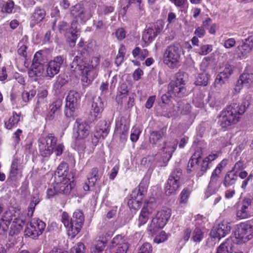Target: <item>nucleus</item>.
<instances>
[{"instance_id": "obj_1", "label": "nucleus", "mask_w": 253, "mask_h": 253, "mask_svg": "<svg viewBox=\"0 0 253 253\" xmlns=\"http://www.w3.org/2000/svg\"><path fill=\"white\" fill-rule=\"evenodd\" d=\"M100 57H92L87 62L85 59L76 56L71 64V70L74 73L82 76L81 81L84 86L91 84L97 76Z\"/></svg>"}, {"instance_id": "obj_2", "label": "nucleus", "mask_w": 253, "mask_h": 253, "mask_svg": "<svg viewBox=\"0 0 253 253\" xmlns=\"http://www.w3.org/2000/svg\"><path fill=\"white\" fill-rule=\"evenodd\" d=\"M245 106L237 103H232L223 111L219 117L220 126H229L239 121L240 116L245 112Z\"/></svg>"}, {"instance_id": "obj_3", "label": "nucleus", "mask_w": 253, "mask_h": 253, "mask_svg": "<svg viewBox=\"0 0 253 253\" xmlns=\"http://www.w3.org/2000/svg\"><path fill=\"white\" fill-rule=\"evenodd\" d=\"M61 221L67 230L68 234L74 237L80 231L84 221V216L80 211H77L70 218L68 214L63 212L61 215Z\"/></svg>"}, {"instance_id": "obj_4", "label": "nucleus", "mask_w": 253, "mask_h": 253, "mask_svg": "<svg viewBox=\"0 0 253 253\" xmlns=\"http://www.w3.org/2000/svg\"><path fill=\"white\" fill-rule=\"evenodd\" d=\"M104 110V104L100 97H95L93 99L91 108L87 119L85 118H78L76 121L77 126H89L90 124L97 120V117L100 116Z\"/></svg>"}, {"instance_id": "obj_5", "label": "nucleus", "mask_w": 253, "mask_h": 253, "mask_svg": "<svg viewBox=\"0 0 253 253\" xmlns=\"http://www.w3.org/2000/svg\"><path fill=\"white\" fill-rule=\"evenodd\" d=\"M4 220L9 222V224L11 223L9 235L14 236L17 235L22 230L25 219L23 216L19 212H16L14 210L7 211L4 213Z\"/></svg>"}, {"instance_id": "obj_6", "label": "nucleus", "mask_w": 253, "mask_h": 253, "mask_svg": "<svg viewBox=\"0 0 253 253\" xmlns=\"http://www.w3.org/2000/svg\"><path fill=\"white\" fill-rule=\"evenodd\" d=\"M182 46L178 42L168 46L164 54V63L169 68L174 69L179 63Z\"/></svg>"}, {"instance_id": "obj_7", "label": "nucleus", "mask_w": 253, "mask_h": 253, "mask_svg": "<svg viewBox=\"0 0 253 253\" xmlns=\"http://www.w3.org/2000/svg\"><path fill=\"white\" fill-rule=\"evenodd\" d=\"M77 24L78 21H73L70 28L68 24L64 21L60 22L58 25L59 32L67 37V42L70 46L72 47L75 45L78 38Z\"/></svg>"}, {"instance_id": "obj_8", "label": "nucleus", "mask_w": 253, "mask_h": 253, "mask_svg": "<svg viewBox=\"0 0 253 253\" xmlns=\"http://www.w3.org/2000/svg\"><path fill=\"white\" fill-rule=\"evenodd\" d=\"M171 215V210L165 209L159 211L147 227L148 231L154 233L158 229L163 228L167 224Z\"/></svg>"}, {"instance_id": "obj_9", "label": "nucleus", "mask_w": 253, "mask_h": 253, "mask_svg": "<svg viewBox=\"0 0 253 253\" xmlns=\"http://www.w3.org/2000/svg\"><path fill=\"white\" fill-rule=\"evenodd\" d=\"M181 176L182 170L180 169L176 168L172 171L165 187V191L167 195H174L179 190L181 185Z\"/></svg>"}, {"instance_id": "obj_10", "label": "nucleus", "mask_w": 253, "mask_h": 253, "mask_svg": "<svg viewBox=\"0 0 253 253\" xmlns=\"http://www.w3.org/2000/svg\"><path fill=\"white\" fill-rule=\"evenodd\" d=\"M162 22L149 23L143 33L142 40L145 43V46H148L159 35L163 29Z\"/></svg>"}, {"instance_id": "obj_11", "label": "nucleus", "mask_w": 253, "mask_h": 253, "mask_svg": "<svg viewBox=\"0 0 253 253\" xmlns=\"http://www.w3.org/2000/svg\"><path fill=\"white\" fill-rule=\"evenodd\" d=\"M57 142V138L52 133H49L45 137H42L39 140V151L43 157H48L53 153V150Z\"/></svg>"}, {"instance_id": "obj_12", "label": "nucleus", "mask_w": 253, "mask_h": 253, "mask_svg": "<svg viewBox=\"0 0 253 253\" xmlns=\"http://www.w3.org/2000/svg\"><path fill=\"white\" fill-rule=\"evenodd\" d=\"M235 242L238 244L247 242L253 237V225L241 223L235 233Z\"/></svg>"}, {"instance_id": "obj_13", "label": "nucleus", "mask_w": 253, "mask_h": 253, "mask_svg": "<svg viewBox=\"0 0 253 253\" xmlns=\"http://www.w3.org/2000/svg\"><path fill=\"white\" fill-rule=\"evenodd\" d=\"M46 226L45 223L39 218H33L27 224L25 235L35 239L41 235Z\"/></svg>"}, {"instance_id": "obj_14", "label": "nucleus", "mask_w": 253, "mask_h": 253, "mask_svg": "<svg viewBox=\"0 0 253 253\" xmlns=\"http://www.w3.org/2000/svg\"><path fill=\"white\" fill-rule=\"evenodd\" d=\"M177 142L175 140L165 142L162 148L156 155L157 158L160 157V162L166 166L171 159L173 152L176 149Z\"/></svg>"}, {"instance_id": "obj_15", "label": "nucleus", "mask_w": 253, "mask_h": 253, "mask_svg": "<svg viewBox=\"0 0 253 253\" xmlns=\"http://www.w3.org/2000/svg\"><path fill=\"white\" fill-rule=\"evenodd\" d=\"M156 208V204L153 202H148L144 206L137 219V226L140 227L148 221Z\"/></svg>"}, {"instance_id": "obj_16", "label": "nucleus", "mask_w": 253, "mask_h": 253, "mask_svg": "<svg viewBox=\"0 0 253 253\" xmlns=\"http://www.w3.org/2000/svg\"><path fill=\"white\" fill-rule=\"evenodd\" d=\"M65 58L63 56L59 55L55 57L46 65V76L50 78L57 74L63 64Z\"/></svg>"}, {"instance_id": "obj_17", "label": "nucleus", "mask_w": 253, "mask_h": 253, "mask_svg": "<svg viewBox=\"0 0 253 253\" xmlns=\"http://www.w3.org/2000/svg\"><path fill=\"white\" fill-rule=\"evenodd\" d=\"M142 187L139 185L138 189H134L130 195V198L127 202L128 206L130 209L138 210L141 206L144 197V190H141Z\"/></svg>"}, {"instance_id": "obj_18", "label": "nucleus", "mask_w": 253, "mask_h": 253, "mask_svg": "<svg viewBox=\"0 0 253 253\" xmlns=\"http://www.w3.org/2000/svg\"><path fill=\"white\" fill-rule=\"evenodd\" d=\"M71 15L78 21L80 20L81 22L85 23L90 18V15L87 12L84 4L82 3H78L71 8Z\"/></svg>"}, {"instance_id": "obj_19", "label": "nucleus", "mask_w": 253, "mask_h": 253, "mask_svg": "<svg viewBox=\"0 0 253 253\" xmlns=\"http://www.w3.org/2000/svg\"><path fill=\"white\" fill-rule=\"evenodd\" d=\"M59 180V182L55 184V188L58 193L69 194L74 186L73 174H69L67 177L60 178Z\"/></svg>"}, {"instance_id": "obj_20", "label": "nucleus", "mask_w": 253, "mask_h": 253, "mask_svg": "<svg viewBox=\"0 0 253 253\" xmlns=\"http://www.w3.org/2000/svg\"><path fill=\"white\" fill-rule=\"evenodd\" d=\"M168 93L170 96L182 98L188 94V91L186 86L170 81L168 86Z\"/></svg>"}, {"instance_id": "obj_21", "label": "nucleus", "mask_w": 253, "mask_h": 253, "mask_svg": "<svg viewBox=\"0 0 253 253\" xmlns=\"http://www.w3.org/2000/svg\"><path fill=\"white\" fill-rule=\"evenodd\" d=\"M230 229L228 223L222 222L213 228L211 232V235L212 238L220 239L228 234Z\"/></svg>"}, {"instance_id": "obj_22", "label": "nucleus", "mask_w": 253, "mask_h": 253, "mask_svg": "<svg viewBox=\"0 0 253 253\" xmlns=\"http://www.w3.org/2000/svg\"><path fill=\"white\" fill-rule=\"evenodd\" d=\"M253 49V36L245 39L242 44L238 46L237 52L240 58H246Z\"/></svg>"}, {"instance_id": "obj_23", "label": "nucleus", "mask_w": 253, "mask_h": 253, "mask_svg": "<svg viewBox=\"0 0 253 253\" xmlns=\"http://www.w3.org/2000/svg\"><path fill=\"white\" fill-rule=\"evenodd\" d=\"M29 46V42L27 36L23 37L17 45V53L18 54L24 58V64L26 66V61L29 51L28 48Z\"/></svg>"}, {"instance_id": "obj_24", "label": "nucleus", "mask_w": 253, "mask_h": 253, "mask_svg": "<svg viewBox=\"0 0 253 253\" xmlns=\"http://www.w3.org/2000/svg\"><path fill=\"white\" fill-rule=\"evenodd\" d=\"M44 72L43 64H32L28 70L29 78L32 81H38Z\"/></svg>"}, {"instance_id": "obj_25", "label": "nucleus", "mask_w": 253, "mask_h": 253, "mask_svg": "<svg viewBox=\"0 0 253 253\" xmlns=\"http://www.w3.org/2000/svg\"><path fill=\"white\" fill-rule=\"evenodd\" d=\"M21 173L20 160L17 157H14L12 161L8 179L10 181H15Z\"/></svg>"}, {"instance_id": "obj_26", "label": "nucleus", "mask_w": 253, "mask_h": 253, "mask_svg": "<svg viewBox=\"0 0 253 253\" xmlns=\"http://www.w3.org/2000/svg\"><path fill=\"white\" fill-rule=\"evenodd\" d=\"M253 84V74L245 73L240 76L239 79L237 81L235 90H238V91H239L242 86L249 87Z\"/></svg>"}, {"instance_id": "obj_27", "label": "nucleus", "mask_w": 253, "mask_h": 253, "mask_svg": "<svg viewBox=\"0 0 253 253\" xmlns=\"http://www.w3.org/2000/svg\"><path fill=\"white\" fill-rule=\"evenodd\" d=\"M46 15L44 9L40 7H36L30 17V26L33 27L36 24L42 22Z\"/></svg>"}, {"instance_id": "obj_28", "label": "nucleus", "mask_w": 253, "mask_h": 253, "mask_svg": "<svg viewBox=\"0 0 253 253\" xmlns=\"http://www.w3.org/2000/svg\"><path fill=\"white\" fill-rule=\"evenodd\" d=\"M251 200L249 198L245 199L242 204V206L237 212V216L240 219L248 217L249 215V208L251 206Z\"/></svg>"}, {"instance_id": "obj_29", "label": "nucleus", "mask_w": 253, "mask_h": 253, "mask_svg": "<svg viewBox=\"0 0 253 253\" xmlns=\"http://www.w3.org/2000/svg\"><path fill=\"white\" fill-rule=\"evenodd\" d=\"M111 246L117 247L116 249L127 251L128 249V243L126 242L125 237L118 235L116 236L111 241Z\"/></svg>"}, {"instance_id": "obj_30", "label": "nucleus", "mask_w": 253, "mask_h": 253, "mask_svg": "<svg viewBox=\"0 0 253 253\" xmlns=\"http://www.w3.org/2000/svg\"><path fill=\"white\" fill-rule=\"evenodd\" d=\"M81 97V95L80 92L74 90H71L66 97V104H68L69 106L73 105L77 107L80 102Z\"/></svg>"}, {"instance_id": "obj_31", "label": "nucleus", "mask_w": 253, "mask_h": 253, "mask_svg": "<svg viewBox=\"0 0 253 253\" xmlns=\"http://www.w3.org/2000/svg\"><path fill=\"white\" fill-rule=\"evenodd\" d=\"M237 180V174L233 171H228L225 175L223 184L226 187L228 188L234 185Z\"/></svg>"}, {"instance_id": "obj_32", "label": "nucleus", "mask_w": 253, "mask_h": 253, "mask_svg": "<svg viewBox=\"0 0 253 253\" xmlns=\"http://www.w3.org/2000/svg\"><path fill=\"white\" fill-rule=\"evenodd\" d=\"M188 81V75L186 73L179 71L175 74V80H171V82H173L177 84H180L182 86H186V84Z\"/></svg>"}, {"instance_id": "obj_33", "label": "nucleus", "mask_w": 253, "mask_h": 253, "mask_svg": "<svg viewBox=\"0 0 253 253\" xmlns=\"http://www.w3.org/2000/svg\"><path fill=\"white\" fill-rule=\"evenodd\" d=\"M15 3L12 0L3 1L1 6L0 11L2 13L10 14L13 13Z\"/></svg>"}, {"instance_id": "obj_34", "label": "nucleus", "mask_w": 253, "mask_h": 253, "mask_svg": "<svg viewBox=\"0 0 253 253\" xmlns=\"http://www.w3.org/2000/svg\"><path fill=\"white\" fill-rule=\"evenodd\" d=\"M216 253H232V241L231 239L221 244L217 249Z\"/></svg>"}, {"instance_id": "obj_35", "label": "nucleus", "mask_w": 253, "mask_h": 253, "mask_svg": "<svg viewBox=\"0 0 253 253\" xmlns=\"http://www.w3.org/2000/svg\"><path fill=\"white\" fill-rule=\"evenodd\" d=\"M23 121L21 115L17 114L15 111L12 113V116H11L7 123L5 122V126H14L20 125V122Z\"/></svg>"}, {"instance_id": "obj_36", "label": "nucleus", "mask_w": 253, "mask_h": 253, "mask_svg": "<svg viewBox=\"0 0 253 253\" xmlns=\"http://www.w3.org/2000/svg\"><path fill=\"white\" fill-rule=\"evenodd\" d=\"M89 132V130L86 127H74L73 134L76 139H84L88 135Z\"/></svg>"}, {"instance_id": "obj_37", "label": "nucleus", "mask_w": 253, "mask_h": 253, "mask_svg": "<svg viewBox=\"0 0 253 253\" xmlns=\"http://www.w3.org/2000/svg\"><path fill=\"white\" fill-rule=\"evenodd\" d=\"M134 58H137L142 61L148 56L149 52L147 49H141L139 47H136L132 51Z\"/></svg>"}, {"instance_id": "obj_38", "label": "nucleus", "mask_w": 253, "mask_h": 253, "mask_svg": "<svg viewBox=\"0 0 253 253\" xmlns=\"http://www.w3.org/2000/svg\"><path fill=\"white\" fill-rule=\"evenodd\" d=\"M166 129L163 128L160 131H153L150 135V141L152 143H156L157 141L162 138L166 134Z\"/></svg>"}, {"instance_id": "obj_39", "label": "nucleus", "mask_w": 253, "mask_h": 253, "mask_svg": "<svg viewBox=\"0 0 253 253\" xmlns=\"http://www.w3.org/2000/svg\"><path fill=\"white\" fill-rule=\"evenodd\" d=\"M68 164L66 163L62 162L58 167L56 174L58 175L59 178L67 177L69 174H72L69 173L67 170Z\"/></svg>"}, {"instance_id": "obj_40", "label": "nucleus", "mask_w": 253, "mask_h": 253, "mask_svg": "<svg viewBox=\"0 0 253 253\" xmlns=\"http://www.w3.org/2000/svg\"><path fill=\"white\" fill-rule=\"evenodd\" d=\"M115 10V6L113 4H103L98 6L97 13L98 15H107L113 12Z\"/></svg>"}, {"instance_id": "obj_41", "label": "nucleus", "mask_w": 253, "mask_h": 253, "mask_svg": "<svg viewBox=\"0 0 253 253\" xmlns=\"http://www.w3.org/2000/svg\"><path fill=\"white\" fill-rule=\"evenodd\" d=\"M98 178V170L97 168H94L92 169L88 177V183L91 186H94Z\"/></svg>"}, {"instance_id": "obj_42", "label": "nucleus", "mask_w": 253, "mask_h": 253, "mask_svg": "<svg viewBox=\"0 0 253 253\" xmlns=\"http://www.w3.org/2000/svg\"><path fill=\"white\" fill-rule=\"evenodd\" d=\"M204 236V231L200 228L196 227L193 232L191 239L194 242H200L203 239Z\"/></svg>"}, {"instance_id": "obj_43", "label": "nucleus", "mask_w": 253, "mask_h": 253, "mask_svg": "<svg viewBox=\"0 0 253 253\" xmlns=\"http://www.w3.org/2000/svg\"><path fill=\"white\" fill-rule=\"evenodd\" d=\"M220 187V183H214L210 182L206 192L207 197L215 193Z\"/></svg>"}, {"instance_id": "obj_44", "label": "nucleus", "mask_w": 253, "mask_h": 253, "mask_svg": "<svg viewBox=\"0 0 253 253\" xmlns=\"http://www.w3.org/2000/svg\"><path fill=\"white\" fill-rule=\"evenodd\" d=\"M48 95V91L46 89L39 90L37 94V104L44 103Z\"/></svg>"}, {"instance_id": "obj_45", "label": "nucleus", "mask_w": 253, "mask_h": 253, "mask_svg": "<svg viewBox=\"0 0 253 253\" xmlns=\"http://www.w3.org/2000/svg\"><path fill=\"white\" fill-rule=\"evenodd\" d=\"M36 92V90L34 88L31 89L29 91H24L22 93L23 101L25 103L28 102L35 96Z\"/></svg>"}, {"instance_id": "obj_46", "label": "nucleus", "mask_w": 253, "mask_h": 253, "mask_svg": "<svg viewBox=\"0 0 253 253\" xmlns=\"http://www.w3.org/2000/svg\"><path fill=\"white\" fill-rule=\"evenodd\" d=\"M107 240L105 237L99 236V238L95 240L93 246L97 248L99 250L103 251L106 245Z\"/></svg>"}, {"instance_id": "obj_47", "label": "nucleus", "mask_w": 253, "mask_h": 253, "mask_svg": "<svg viewBox=\"0 0 253 253\" xmlns=\"http://www.w3.org/2000/svg\"><path fill=\"white\" fill-rule=\"evenodd\" d=\"M190 194V191L187 189H184L181 191L180 194V199L179 201V204L181 205V207L186 206Z\"/></svg>"}, {"instance_id": "obj_48", "label": "nucleus", "mask_w": 253, "mask_h": 253, "mask_svg": "<svg viewBox=\"0 0 253 253\" xmlns=\"http://www.w3.org/2000/svg\"><path fill=\"white\" fill-rule=\"evenodd\" d=\"M209 81L208 75L206 74H200L199 75L196 84L198 85L206 86L208 84Z\"/></svg>"}, {"instance_id": "obj_49", "label": "nucleus", "mask_w": 253, "mask_h": 253, "mask_svg": "<svg viewBox=\"0 0 253 253\" xmlns=\"http://www.w3.org/2000/svg\"><path fill=\"white\" fill-rule=\"evenodd\" d=\"M4 214L0 219V235L4 234L8 230L9 222L4 220Z\"/></svg>"}, {"instance_id": "obj_50", "label": "nucleus", "mask_w": 253, "mask_h": 253, "mask_svg": "<svg viewBox=\"0 0 253 253\" xmlns=\"http://www.w3.org/2000/svg\"><path fill=\"white\" fill-rule=\"evenodd\" d=\"M177 8H185L188 7L187 0H169Z\"/></svg>"}, {"instance_id": "obj_51", "label": "nucleus", "mask_w": 253, "mask_h": 253, "mask_svg": "<svg viewBox=\"0 0 253 253\" xmlns=\"http://www.w3.org/2000/svg\"><path fill=\"white\" fill-rule=\"evenodd\" d=\"M43 58L41 51L37 52L34 56L32 64H43Z\"/></svg>"}, {"instance_id": "obj_52", "label": "nucleus", "mask_w": 253, "mask_h": 253, "mask_svg": "<svg viewBox=\"0 0 253 253\" xmlns=\"http://www.w3.org/2000/svg\"><path fill=\"white\" fill-rule=\"evenodd\" d=\"M204 95L202 93L198 94L197 96H194L193 98V102L197 107H201L204 104Z\"/></svg>"}, {"instance_id": "obj_53", "label": "nucleus", "mask_w": 253, "mask_h": 253, "mask_svg": "<svg viewBox=\"0 0 253 253\" xmlns=\"http://www.w3.org/2000/svg\"><path fill=\"white\" fill-rule=\"evenodd\" d=\"M76 108V106L73 105L69 106L68 104H66L64 110V113L66 117L67 118L73 117Z\"/></svg>"}, {"instance_id": "obj_54", "label": "nucleus", "mask_w": 253, "mask_h": 253, "mask_svg": "<svg viewBox=\"0 0 253 253\" xmlns=\"http://www.w3.org/2000/svg\"><path fill=\"white\" fill-rule=\"evenodd\" d=\"M168 239V236L165 231H161L158 235H157L154 241L155 243L160 244L166 241Z\"/></svg>"}, {"instance_id": "obj_55", "label": "nucleus", "mask_w": 253, "mask_h": 253, "mask_svg": "<svg viewBox=\"0 0 253 253\" xmlns=\"http://www.w3.org/2000/svg\"><path fill=\"white\" fill-rule=\"evenodd\" d=\"M140 127H133L130 134V139L133 142H136L139 137V135L141 132Z\"/></svg>"}, {"instance_id": "obj_56", "label": "nucleus", "mask_w": 253, "mask_h": 253, "mask_svg": "<svg viewBox=\"0 0 253 253\" xmlns=\"http://www.w3.org/2000/svg\"><path fill=\"white\" fill-rule=\"evenodd\" d=\"M62 106V101L57 100L54 101L49 107V111L55 113V112L59 110Z\"/></svg>"}, {"instance_id": "obj_57", "label": "nucleus", "mask_w": 253, "mask_h": 253, "mask_svg": "<svg viewBox=\"0 0 253 253\" xmlns=\"http://www.w3.org/2000/svg\"><path fill=\"white\" fill-rule=\"evenodd\" d=\"M84 245L82 243H79L71 250V253H84Z\"/></svg>"}, {"instance_id": "obj_58", "label": "nucleus", "mask_w": 253, "mask_h": 253, "mask_svg": "<svg viewBox=\"0 0 253 253\" xmlns=\"http://www.w3.org/2000/svg\"><path fill=\"white\" fill-rule=\"evenodd\" d=\"M139 253H152V247L150 243H145L139 249Z\"/></svg>"}, {"instance_id": "obj_59", "label": "nucleus", "mask_w": 253, "mask_h": 253, "mask_svg": "<svg viewBox=\"0 0 253 253\" xmlns=\"http://www.w3.org/2000/svg\"><path fill=\"white\" fill-rule=\"evenodd\" d=\"M245 168L244 166V162L242 161H239L237 163H235L233 168L231 171H233V172H235L236 174L240 171L242 170Z\"/></svg>"}, {"instance_id": "obj_60", "label": "nucleus", "mask_w": 253, "mask_h": 253, "mask_svg": "<svg viewBox=\"0 0 253 253\" xmlns=\"http://www.w3.org/2000/svg\"><path fill=\"white\" fill-rule=\"evenodd\" d=\"M212 50V45L210 44L203 45L201 46L199 53L201 55H205L209 53Z\"/></svg>"}, {"instance_id": "obj_61", "label": "nucleus", "mask_w": 253, "mask_h": 253, "mask_svg": "<svg viewBox=\"0 0 253 253\" xmlns=\"http://www.w3.org/2000/svg\"><path fill=\"white\" fill-rule=\"evenodd\" d=\"M129 122L124 117H121L120 120L116 121L115 126H128Z\"/></svg>"}, {"instance_id": "obj_62", "label": "nucleus", "mask_w": 253, "mask_h": 253, "mask_svg": "<svg viewBox=\"0 0 253 253\" xmlns=\"http://www.w3.org/2000/svg\"><path fill=\"white\" fill-rule=\"evenodd\" d=\"M233 73L232 67L231 65H226L223 71L220 72L221 74H223L224 77L225 78L228 79Z\"/></svg>"}, {"instance_id": "obj_63", "label": "nucleus", "mask_w": 253, "mask_h": 253, "mask_svg": "<svg viewBox=\"0 0 253 253\" xmlns=\"http://www.w3.org/2000/svg\"><path fill=\"white\" fill-rule=\"evenodd\" d=\"M126 33L124 29L119 28L115 32V35L119 40H122L126 37Z\"/></svg>"}, {"instance_id": "obj_64", "label": "nucleus", "mask_w": 253, "mask_h": 253, "mask_svg": "<svg viewBox=\"0 0 253 253\" xmlns=\"http://www.w3.org/2000/svg\"><path fill=\"white\" fill-rule=\"evenodd\" d=\"M199 158V155L197 156H196V154H194L191 158L190 160L189 161L188 164V167L192 168H193L197 164Z\"/></svg>"}]
</instances>
